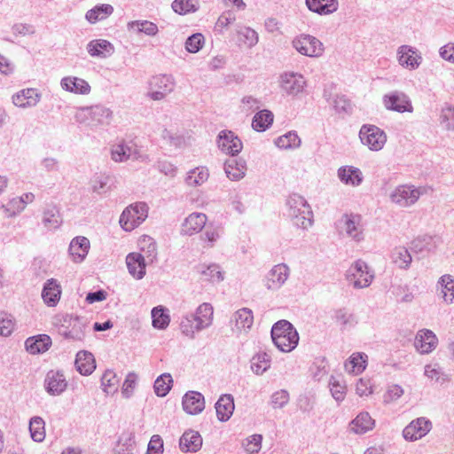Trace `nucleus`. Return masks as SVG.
<instances>
[{
    "label": "nucleus",
    "mask_w": 454,
    "mask_h": 454,
    "mask_svg": "<svg viewBox=\"0 0 454 454\" xmlns=\"http://www.w3.org/2000/svg\"><path fill=\"white\" fill-rule=\"evenodd\" d=\"M54 325L59 333L67 340L82 341L85 338V332L88 326L87 319L73 314L57 316Z\"/></svg>",
    "instance_id": "nucleus-1"
},
{
    "label": "nucleus",
    "mask_w": 454,
    "mask_h": 454,
    "mask_svg": "<svg viewBox=\"0 0 454 454\" xmlns=\"http://www.w3.org/2000/svg\"><path fill=\"white\" fill-rule=\"evenodd\" d=\"M287 215L293 223L303 230L312 226L313 212L307 200L299 194H292L286 201Z\"/></svg>",
    "instance_id": "nucleus-2"
},
{
    "label": "nucleus",
    "mask_w": 454,
    "mask_h": 454,
    "mask_svg": "<svg viewBox=\"0 0 454 454\" xmlns=\"http://www.w3.org/2000/svg\"><path fill=\"white\" fill-rule=\"evenodd\" d=\"M271 338L275 346L282 352L294 350L299 342L296 329L286 320H280L274 324L271 328Z\"/></svg>",
    "instance_id": "nucleus-3"
},
{
    "label": "nucleus",
    "mask_w": 454,
    "mask_h": 454,
    "mask_svg": "<svg viewBox=\"0 0 454 454\" xmlns=\"http://www.w3.org/2000/svg\"><path fill=\"white\" fill-rule=\"evenodd\" d=\"M427 192V188L423 185L399 184L391 191L389 200L391 203L400 208H408L414 206L419 198Z\"/></svg>",
    "instance_id": "nucleus-4"
},
{
    "label": "nucleus",
    "mask_w": 454,
    "mask_h": 454,
    "mask_svg": "<svg viewBox=\"0 0 454 454\" xmlns=\"http://www.w3.org/2000/svg\"><path fill=\"white\" fill-rule=\"evenodd\" d=\"M278 88L283 96L297 98L306 92L308 82L305 76L294 71L281 73L278 80Z\"/></svg>",
    "instance_id": "nucleus-5"
},
{
    "label": "nucleus",
    "mask_w": 454,
    "mask_h": 454,
    "mask_svg": "<svg viewBox=\"0 0 454 454\" xmlns=\"http://www.w3.org/2000/svg\"><path fill=\"white\" fill-rule=\"evenodd\" d=\"M345 278L348 286L355 289H362L372 284L374 272L364 261L359 259L348 267Z\"/></svg>",
    "instance_id": "nucleus-6"
},
{
    "label": "nucleus",
    "mask_w": 454,
    "mask_h": 454,
    "mask_svg": "<svg viewBox=\"0 0 454 454\" xmlns=\"http://www.w3.org/2000/svg\"><path fill=\"white\" fill-rule=\"evenodd\" d=\"M148 216V206L137 202L127 207L120 216V225L125 231H131L139 226Z\"/></svg>",
    "instance_id": "nucleus-7"
},
{
    "label": "nucleus",
    "mask_w": 454,
    "mask_h": 454,
    "mask_svg": "<svg viewBox=\"0 0 454 454\" xmlns=\"http://www.w3.org/2000/svg\"><path fill=\"white\" fill-rule=\"evenodd\" d=\"M175 87L176 81L172 74H157L150 79L146 95L153 101H161L175 90Z\"/></svg>",
    "instance_id": "nucleus-8"
},
{
    "label": "nucleus",
    "mask_w": 454,
    "mask_h": 454,
    "mask_svg": "<svg viewBox=\"0 0 454 454\" xmlns=\"http://www.w3.org/2000/svg\"><path fill=\"white\" fill-rule=\"evenodd\" d=\"M360 142L370 151L380 152L387 143V134L376 125L364 124L358 133Z\"/></svg>",
    "instance_id": "nucleus-9"
},
{
    "label": "nucleus",
    "mask_w": 454,
    "mask_h": 454,
    "mask_svg": "<svg viewBox=\"0 0 454 454\" xmlns=\"http://www.w3.org/2000/svg\"><path fill=\"white\" fill-rule=\"evenodd\" d=\"M292 46L301 55L309 58H320L325 52L324 43L316 36L309 34H301L292 41Z\"/></svg>",
    "instance_id": "nucleus-10"
},
{
    "label": "nucleus",
    "mask_w": 454,
    "mask_h": 454,
    "mask_svg": "<svg viewBox=\"0 0 454 454\" xmlns=\"http://www.w3.org/2000/svg\"><path fill=\"white\" fill-rule=\"evenodd\" d=\"M382 103L386 109L397 113H412L413 106L410 98L403 91L394 90L385 94Z\"/></svg>",
    "instance_id": "nucleus-11"
},
{
    "label": "nucleus",
    "mask_w": 454,
    "mask_h": 454,
    "mask_svg": "<svg viewBox=\"0 0 454 454\" xmlns=\"http://www.w3.org/2000/svg\"><path fill=\"white\" fill-rule=\"evenodd\" d=\"M396 59L403 68L414 71L419 67L423 58L421 53L416 48L411 45L403 44L396 50Z\"/></svg>",
    "instance_id": "nucleus-12"
},
{
    "label": "nucleus",
    "mask_w": 454,
    "mask_h": 454,
    "mask_svg": "<svg viewBox=\"0 0 454 454\" xmlns=\"http://www.w3.org/2000/svg\"><path fill=\"white\" fill-rule=\"evenodd\" d=\"M290 269L286 263L274 265L264 278V286L270 291L279 290L287 281Z\"/></svg>",
    "instance_id": "nucleus-13"
},
{
    "label": "nucleus",
    "mask_w": 454,
    "mask_h": 454,
    "mask_svg": "<svg viewBox=\"0 0 454 454\" xmlns=\"http://www.w3.org/2000/svg\"><path fill=\"white\" fill-rule=\"evenodd\" d=\"M217 146L225 154L235 156L241 152L243 144L233 131L222 130L217 137Z\"/></svg>",
    "instance_id": "nucleus-14"
},
{
    "label": "nucleus",
    "mask_w": 454,
    "mask_h": 454,
    "mask_svg": "<svg viewBox=\"0 0 454 454\" xmlns=\"http://www.w3.org/2000/svg\"><path fill=\"white\" fill-rule=\"evenodd\" d=\"M341 228L348 237L359 242L364 239V227L362 216L357 214H346L341 217Z\"/></svg>",
    "instance_id": "nucleus-15"
},
{
    "label": "nucleus",
    "mask_w": 454,
    "mask_h": 454,
    "mask_svg": "<svg viewBox=\"0 0 454 454\" xmlns=\"http://www.w3.org/2000/svg\"><path fill=\"white\" fill-rule=\"evenodd\" d=\"M431 427L430 420L424 417L418 418L404 427L403 435L405 440L415 442L427 435L430 432Z\"/></svg>",
    "instance_id": "nucleus-16"
},
{
    "label": "nucleus",
    "mask_w": 454,
    "mask_h": 454,
    "mask_svg": "<svg viewBox=\"0 0 454 454\" xmlns=\"http://www.w3.org/2000/svg\"><path fill=\"white\" fill-rule=\"evenodd\" d=\"M438 345V338L435 333L429 329H420L417 332L414 347L421 355L432 353Z\"/></svg>",
    "instance_id": "nucleus-17"
},
{
    "label": "nucleus",
    "mask_w": 454,
    "mask_h": 454,
    "mask_svg": "<svg viewBox=\"0 0 454 454\" xmlns=\"http://www.w3.org/2000/svg\"><path fill=\"white\" fill-rule=\"evenodd\" d=\"M254 324V316L250 309L242 308L233 313L231 318V325L233 333H247Z\"/></svg>",
    "instance_id": "nucleus-18"
},
{
    "label": "nucleus",
    "mask_w": 454,
    "mask_h": 454,
    "mask_svg": "<svg viewBox=\"0 0 454 454\" xmlns=\"http://www.w3.org/2000/svg\"><path fill=\"white\" fill-rule=\"evenodd\" d=\"M86 51L91 58L105 59L115 51L114 44L106 39H93L86 44Z\"/></svg>",
    "instance_id": "nucleus-19"
},
{
    "label": "nucleus",
    "mask_w": 454,
    "mask_h": 454,
    "mask_svg": "<svg viewBox=\"0 0 454 454\" xmlns=\"http://www.w3.org/2000/svg\"><path fill=\"white\" fill-rule=\"evenodd\" d=\"M42 94L35 88L23 89L12 96V103L20 108L35 107L41 100Z\"/></svg>",
    "instance_id": "nucleus-20"
},
{
    "label": "nucleus",
    "mask_w": 454,
    "mask_h": 454,
    "mask_svg": "<svg viewBox=\"0 0 454 454\" xmlns=\"http://www.w3.org/2000/svg\"><path fill=\"white\" fill-rule=\"evenodd\" d=\"M126 264L129 273L135 279L140 280L145 276L146 265L150 263L142 256L141 253L132 252L126 256Z\"/></svg>",
    "instance_id": "nucleus-21"
},
{
    "label": "nucleus",
    "mask_w": 454,
    "mask_h": 454,
    "mask_svg": "<svg viewBox=\"0 0 454 454\" xmlns=\"http://www.w3.org/2000/svg\"><path fill=\"white\" fill-rule=\"evenodd\" d=\"M184 411L190 415H197L205 409V398L197 391H188L182 399Z\"/></svg>",
    "instance_id": "nucleus-22"
},
{
    "label": "nucleus",
    "mask_w": 454,
    "mask_h": 454,
    "mask_svg": "<svg viewBox=\"0 0 454 454\" xmlns=\"http://www.w3.org/2000/svg\"><path fill=\"white\" fill-rule=\"evenodd\" d=\"M60 87L65 91L77 95H88L91 90V87L86 80L76 76L63 77L60 80Z\"/></svg>",
    "instance_id": "nucleus-23"
},
{
    "label": "nucleus",
    "mask_w": 454,
    "mask_h": 454,
    "mask_svg": "<svg viewBox=\"0 0 454 454\" xmlns=\"http://www.w3.org/2000/svg\"><path fill=\"white\" fill-rule=\"evenodd\" d=\"M207 217L203 213H192L184 221L182 224V233L192 236L199 233L205 227Z\"/></svg>",
    "instance_id": "nucleus-24"
},
{
    "label": "nucleus",
    "mask_w": 454,
    "mask_h": 454,
    "mask_svg": "<svg viewBox=\"0 0 454 454\" xmlns=\"http://www.w3.org/2000/svg\"><path fill=\"white\" fill-rule=\"evenodd\" d=\"M44 385L46 391L50 395H59L66 390L67 387V381L63 373L55 371H50L46 375Z\"/></svg>",
    "instance_id": "nucleus-25"
},
{
    "label": "nucleus",
    "mask_w": 454,
    "mask_h": 454,
    "mask_svg": "<svg viewBox=\"0 0 454 454\" xmlns=\"http://www.w3.org/2000/svg\"><path fill=\"white\" fill-rule=\"evenodd\" d=\"M338 178L346 185L357 187L364 181L363 172L354 166H342L337 171Z\"/></svg>",
    "instance_id": "nucleus-26"
},
{
    "label": "nucleus",
    "mask_w": 454,
    "mask_h": 454,
    "mask_svg": "<svg viewBox=\"0 0 454 454\" xmlns=\"http://www.w3.org/2000/svg\"><path fill=\"white\" fill-rule=\"evenodd\" d=\"M90 247V240L83 236L74 238L69 245V254L74 262H82L87 256Z\"/></svg>",
    "instance_id": "nucleus-27"
},
{
    "label": "nucleus",
    "mask_w": 454,
    "mask_h": 454,
    "mask_svg": "<svg viewBox=\"0 0 454 454\" xmlns=\"http://www.w3.org/2000/svg\"><path fill=\"white\" fill-rule=\"evenodd\" d=\"M247 170V161L244 159L231 158L224 162V172L231 181H239L244 178Z\"/></svg>",
    "instance_id": "nucleus-28"
},
{
    "label": "nucleus",
    "mask_w": 454,
    "mask_h": 454,
    "mask_svg": "<svg viewBox=\"0 0 454 454\" xmlns=\"http://www.w3.org/2000/svg\"><path fill=\"white\" fill-rule=\"evenodd\" d=\"M61 295V286L55 278L48 279L42 291V298L44 303L49 307H55L59 301Z\"/></svg>",
    "instance_id": "nucleus-29"
},
{
    "label": "nucleus",
    "mask_w": 454,
    "mask_h": 454,
    "mask_svg": "<svg viewBox=\"0 0 454 454\" xmlns=\"http://www.w3.org/2000/svg\"><path fill=\"white\" fill-rule=\"evenodd\" d=\"M368 356L364 352L353 353L344 363L345 372L348 374H361L367 367Z\"/></svg>",
    "instance_id": "nucleus-30"
},
{
    "label": "nucleus",
    "mask_w": 454,
    "mask_h": 454,
    "mask_svg": "<svg viewBox=\"0 0 454 454\" xmlns=\"http://www.w3.org/2000/svg\"><path fill=\"white\" fill-rule=\"evenodd\" d=\"M74 365L82 375H90L96 369V361L92 353L81 350L76 354Z\"/></svg>",
    "instance_id": "nucleus-31"
},
{
    "label": "nucleus",
    "mask_w": 454,
    "mask_h": 454,
    "mask_svg": "<svg viewBox=\"0 0 454 454\" xmlns=\"http://www.w3.org/2000/svg\"><path fill=\"white\" fill-rule=\"evenodd\" d=\"M209 178V170L207 167L199 166L190 169L184 177V184L191 188L202 186Z\"/></svg>",
    "instance_id": "nucleus-32"
},
{
    "label": "nucleus",
    "mask_w": 454,
    "mask_h": 454,
    "mask_svg": "<svg viewBox=\"0 0 454 454\" xmlns=\"http://www.w3.org/2000/svg\"><path fill=\"white\" fill-rule=\"evenodd\" d=\"M375 420L369 412H360L349 424V430L357 434H363L373 429Z\"/></svg>",
    "instance_id": "nucleus-33"
},
{
    "label": "nucleus",
    "mask_w": 454,
    "mask_h": 454,
    "mask_svg": "<svg viewBox=\"0 0 454 454\" xmlns=\"http://www.w3.org/2000/svg\"><path fill=\"white\" fill-rule=\"evenodd\" d=\"M51 346V339L49 335L39 334L29 337L25 341V347L27 352L35 355L44 353Z\"/></svg>",
    "instance_id": "nucleus-34"
},
{
    "label": "nucleus",
    "mask_w": 454,
    "mask_h": 454,
    "mask_svg": "<svg viewBox=\"0 0 454 454\" xmlns=\"http://www.w3.org/2000/svg\"><path fill=\"white\" fill-rule=\"evenodd\" d=\"M308 9L319 15H330L339 8L338 0H305Z\"/></svg>",
    "instance_id": "nucleus-35"
},
{
    "label": "nucleus",
    "mask_w": 454,
    "mask_h": 454,
    "mask_svg": "<svg viewBox=\"0 0 454 454\" xmlns=\"http://www.w3.org/2000/svg\"><path fill=\"white\" fill-rule=\"evenodd\" d=\"M202 446L200 434L193 430L183 434L179 441V447L183 452H196Z\"/></svg>",
    "instance_id": "nucleus-36"
},
{
    "label": "nucleus",
    "mask_w": 454,
    "mask_h": 454,
    "mask_svg": "<svg viewBox=\"0 0 454 454\" xmlns=\"http://www.w3.org/2000/svg\"><path fill=\"white\" fill-rule=\"evenodd\" d=\"M234 399L231 395L225 394L220 396L215 403L216 416L220 421H227L234 411Z\"/></svg>",
    "instance_id": "nucleus-37"
},
{
    "label": "nucleus",
    "mask_w": 454,
    "mask_h": 454,
    "mask_svg": "<svg viewBox=\"0 0 454 454\" xmlns=\"http://www.w3.org/2000/svg\"><path fill=\"white\" fill-rule=\"evenodd\" d=\"M213 316V306L210 303L204 302L197 308L196 313L193 315V319L198 323V328L203 330L212 325Z\"/></svg>",
    "instance_id": "nucleus-38"
},
{
    "label": "nucleus",
    "mask_w": 454,
    "mask_h": 454,
    "mask_svg": "<svg viewBox=\"0 0 454 454\" xmlns=\"http://www.w3.org/2000/svg\"><path fill=\"white\" fill-rule=\"evenodd\" d=\"M114 7L109 4H98L87 11L85 20L90 24H96L111 16L114 13Z\"/></svg>",
    "instance_id": "nucleus-39"
},
{
    "label": "nucleus",
    "mask_w": 454,
    "mask_h": 454,
    "mask_svg": "<svg viewBox=\"0 0 454 454\" xmlns=\"http://www.w3.org/2000/svg\"><path fill=\"white\" fill-rule=\"evenodd\" d=\"M390 259L401 270H408L412 262L409 250L403 246L395 247L391 252Z\"/></svg>",
    "instance_id": "nucleus-40"
},
{
    "label": "nucleus",
    "mask_w": 454,
    "mask_h": 454,
    "mask_svg": "<svg viewBox=\"0 0 454 454\" xmlns=\"http://www.w3.org/2000/svg\"><path fill=\"white\" fill-rule=\"evenodd\" d=\"M138 247L147 262L153 263L157 259V245L154 239L147 235L142 236L138 240Z\"/></svg>",
    "instance_id": "nucleus-41"
},
{
    "label": "nucleus",
    "mask_w": 454,
    "mask_h": 454,
    "mask_svg": "<svg viewBox=\"0 0 454 454\" xmlns=\"http://www.w3.org/2000/svg\"><path fill=\"white\" fill-rule=\"evenodd\" d=\"M112 116V111L107 107L102 106H90V121H89V126L95 127L108 124Z\"/></svg>",
    "instance_id": "nucleus-42"
},
{
    "label": "nucleus",
    "mask_w": 454,
    "mask_h": 454,
    "mask_svg": "<svg viewBox=\"0 0 454 454\" xmlns=\"http://www.w3.org/2000/svg\"><path fill=\"white\" fill-rule=\"evenodd\" d=\"M137 151L126 143H119L112 146L111 157L115 162H123L136 158Z\"/></svg>",
    "instance_id": "nucleus-43"
},
{
    "label": "nucleus",
    "mask_w": 454,
    "mask_h": 454,
    "mask_svg": "<svg viewBox=\"0 0 454 454\" xmlns=\"http://www.w3.org/2000/svg\"><path fill=\"white\" fill-rule=\"evenodd\" d=\"M129 32L144 33L149 36H154L158 34V26L149 20H132L127 23Z\"/></svg>",
    "instance_id": "nucleus-44"
},
{
    "label": "nucleus",
    "mask_w": 454,
    "mask_h": 454,
    "mask_svg": "<svg viewBox=\"0 0 454 454\" xmlns=\"http://www.w3.org/2000/svg\"><path fill=\"white\" fill-rule=\"evenodd\" d=\"M199 272L206 280L212 283H219L224 279V272L222 270L220 265L216 263L200 265Z\"/></svg>",
    "instance_id": "nucleus-45"
},
{
    "label": "nucleus",
    "mask_w": 454,
    "mask_h": 454,
    "mask_svg": "<svg viewBox=\"0 0 454 454\" xmlns=\"http://www.w3.org/2000/svg\"><path fill=\"white\" fill-rule=\"evenodd\" d=\"M271 364L270 356L265 352L255 354L251 359V370L256 375H262Z\"/></svg>",
    "instance_id": "nucleus-46"
},
{
    "label": "nucleus",
    "mask_w": 454,
    "mask_h": 454,
    "mask_svg": "<svg viewBox=\"0 0 454 454\" xmlns=\"http://www.w3.org/2000/svg\"><path fill=\"white\" fill-rule=\"evenodd\" d=\"M329 389L333 398L340 403L347 395V385L344 380L331 376L328 382Z\"/></svg>",
    "instance_id": "nucleus-47"
},
{
    "label": "nucleus",
    "mask_w": 454,
    "mask_h": 454,
    "mask_svg": "<svg viewBox=\"0 0 454 454\" xmlns=\"http://www.w3.org/2000/svg\"><path fill=\"white\" fill-rule=\"evenodd\" d=\"M438 285L441 288V294L443 301L450 304L454 301V278L446 274L440 278Z\"/></svg>",
    "instance_id": "nucleus-48"
},
{
    "label": "nucleus",
    "mask_w": 454,
    "mask_h": 454,
    "mask_svg": "<svg viewBox=\"0 0 454 454\" xmlns=\"http://www.w3.org/2000/svg\"><path fill=\"white\" fill-rule=\"evenodd\" d=\"M274 115L270 110H262L253 118L252 127L256 131H265L273 122Z\"/></svg>",
    "instance_id": "nucleus-49"
},
{
    "label": "nucleus",
    "mask_w": 454,
    "mask_h": 454,
    "mask_svg": "<svg viewBox=\"0 0 454 454\" xmlns=\"http://www.w3.org/2000/svg\"><path fill=\"white\" fill-rule=\"evenodd\" d=\"M29 432L31 438L37 442H41L45 438V422L38 416L30 419Z\"/></svg>",
    "instance_id": "nucleus-50"
},
{
    "label": "nucleus",
    "mask_w": 454,
    "mask_h": 454,
    "mask_svg": "<svg viewBox=\"0 0 454 454\" xmlns=\"http://www.w3.org/2000/svg\"><path fill=\"white\" fill-rule=\"evenodd\" d=\"M134 447L135 441L133 434H123L120 436L114 449V454H133Z\"/></svg>",
    "instance_id": "nucleus-51"
},
{
    "label": "nucleus",
    "mask_w": 454,
    "mask_h": 454,
    "mask_svg": "<svg viewBox=\"0 0 454 454\" xmlns=\"http://www.w3.org/2000/svg\"><path fill=\"white\" fill-rule=\"evenodd\" d=\"M238 38L240 43L247 48H252L259 41L258 34L249 27H241L237 30Z\"/></svg>",
    "instance_id": "nucleus-52"
},
{
    "label": "nucleus",
    "mask_w": 454,
    "mask_h": 454,
    "mask_svg": "<svg viewBox=\"0 0 454 454\" xmlns=\"http://www.w3.org/2000/svg\"><path fill=\"white\" fill-rule=\"evenodd\" d=\"M275 145L280 149H295L301 145V139L295 132L289 131L275 140Z\"/></svg>",
    "instance_id": "nucleus-53"
},
{
    "label": "nucleus",
    "mask_w": 454,
    "mask_h": 454,
    "mask_svg": "<svg viewBox=\"0 0 454 454\" xmlns=\"http://www.w3.org/2000/svg\"><path fill=\"white\" fill-rule=\"evenodd\" d=\"M171 7L173 11L180 15L195 12L200 8L198 0H174Z\"/></svg>",
    "instance_id": "nucleus-54"
},
{
    "label": "nucleus",
    "mask_w": 454,
    "mask_h": 454,
    "mask_svg": "<svg viewBox=\"0 0 454 454\" xmlns=\"http://www.w3.org/2000/svg\"><path fill=\"white\" fill-rule=\"evenodd\" d=\"M153 326L156 329H166L170 322L169 315L161 307H155L152 309Z\"/></svg>",
    "instance_id": "nucleus-55"
},
{
    "label": "nucleus",
    "mask_w": 454,
    "mask_h": 454,
    "mask_svg": "<svg viewBox=\"0 0 454 454\" xmlns=\"http://www.w3.org/2000/svg\"><path fill=\"white\" fill-rule=\"evenodd\" d=\"M102 389L107 395L114 394L119 386V379L112 370H106L101 378Z\"/></svg>",
    "instance_id": "nucleus-56"
},
{
    "label": "nucleus",
    "mask_w": 454,
    "mask_h": 454,
    "mask_svg": "<svg viewBox=\"0 0 454 454\" xmlns=\"http://www.w3.org/2000/svg\"><path fill=\"white\" fill-rule=\"evenodd\" d=\"M172 381V377L168 373L159 376L153 385L155 394L160 397L167 395L171 388Z\"/></svg>",
    "instance_id": "nucleus-57"
},
{
    "label": "nucleus",
    "mask_w": 454,
    "mask_h": 454,
    "mask_svg": "<svg viewBox=\"0 0 454 454\" xmlns=\"http://www.w3.org/2000/svg\"><path fill=\"white\" fill-rule=\"evenodd\" d=\"M43 223L50 230L57 229L61 223V218L59 210L56 207H51L43 212Z\"/></svg>",
    "instance_id": "nucleus-58"
},
{
    "label": "nucleus",
    "mask_w": 454,
    "mask_h": 454,
    "mask_svg": "<svg viewBox=\"0 0 454 454\" xmlns=\"http://www.w3.org/2000/svg\"><path fill=\"white\" fill-rule=\"evenodd\" d=\"M198 327V323L194 321L192 314L184 316L180 321L181 332L188 337L192 338L196 332L202 330Z\"/></svg>",
    "instance_id": "nucleus-59"
},
{
    "label": "nucleus",
    "mask_w": 454,
    "mask_h": 454,
    "mask_svg": "<svg viewBox=\"0 0 454 454\" xmlns=\"http://www.w3.org/2000/svg\"><path fill=\"white\" fill-rule=\"evenodd\" d=\"M440 124L446 130H454V106L446 105L442 108Z\"/></svg>",
    "instance_id": "nucleus-60"
},
{
    "label": "nucleus",
    "mask_w": 454,
    "mask_h": 454,
    "mask_svg": "<svg viewBox=\"0 0 454 454\" xmlns=\"http://www.w3.org/2000/svg\"><path fill=\"white\" fill-rule=\"evenodd\" d=\"M425 376L435 382L443 384L449 380L448 376L437 364H427L424 371Z\"/></svg>",
    "instance_id": "nucleus-61"
},
{
    "label": "nucleus",
    "mask_w": 454,
    "mask_h": 454,
    "mask_svg": "<svg viewBox=\"0 0 454 454\" xmlns=\"http://www.w3.org/2000/svg\"><path fill=\"white\" fill-rule=\"evenodd\" d=\"M262 435L259 434H254L245 439L242 442V446L247 453L255 454L258 453L262 449Z\"/></svg>",
    "instance_id": "nucleus-62"
},
{
    "label": "nucleus",
    "mask_w": 454,
    "mask_h": 454,
    "mask_svg": "<svg viewBox=\"0 0 454 454\" xmlns=\"http://www.w3.org/2000/svg\"><path fill=\"white\" fill-rule=\"evenodd\" d=\"M312 377L316 380H321L329 372L327 362L325 358H317L310 367Z\"/></svg>",
    "instance_id": "nucleus-63"
},
{
    "label": "nucleus",
    "mask_w": 454,
    "mask_h": 454,
    "mask_svg": "<svg viewBox=\"0 0 454 454\" xmlns=\"http://www.w3.org/2000/svg\"><path fill=\"white\" fill-rule=\"evenodd\" d=\"M161 137L170 146L176 148L182 147L185 144L184 137L171 129H164L161 131Z\"/></svg>",
    "instance_id": "nucleus-64"
}]
</instances>
